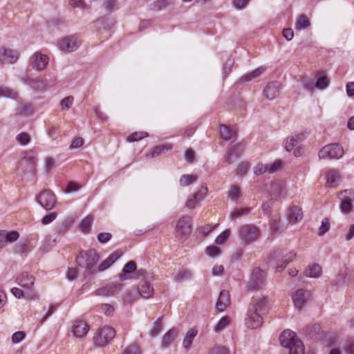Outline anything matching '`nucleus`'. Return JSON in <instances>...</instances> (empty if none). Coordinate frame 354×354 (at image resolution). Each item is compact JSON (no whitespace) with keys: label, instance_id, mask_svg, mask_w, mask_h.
Segmentation results:
<instances>
[{"label":"nucleus","instance_id":"nucleus-35","mask_svg":"<svg viewBox=\"0 0 354 354\" xmlns=\"http://www.w3.org/2000/svg\"><path fill=\"white\" fill-rule=\"evenodd\" d=\"M171 149L172 146L170 144L161 145L154 147L151 152L149 154H147V156L155 158L160 156V154L165 151L171 150Z\"/></svg>","mask_w":354,"mask_h":354},{"label":"nucleus","instance_id":"nucleus-22","mask_svg":"<svg viewBox=\"0 0 354 354\" xmlns=\"http://www.w3.org/2000/svg\"><path fill=\"white\" fill-rule=\"evenodd\" d=\"M72 331L75 337L83 338L88 331V326L82 321H75L72 326Z\"/></svg>","mask_w":354,"mask_h":354},{"label":"nucleus","instance_id":"nucleus-27","mask_svg":"<svg viewBox=\"0 0 354 354\" xmlns=\"http://www.w3.org/2000/svg\"><path fill=\"white\" fill-rule=\"evenodd\" d=\"M265 71L266 68L264 67L261 66L257 68L256 69L248 72L247 73L242 75L240 77L239 81L242 82H250L260 77L265 72Z\"/></svg>","mask_w":354,"mask_h":354},{"label":"nucleus","instance_id":"nucleus-6","mask_svg":"<svg viewBox=\"0 0 354 354\" xmlns=\"http://www.w3.org/2000/svg\"><path fill=\"white\" fill-rule=\"evenodd\" d=\"M115 336V330L110 326H104L99 330L94 337V344L96 346L102 347L109 344Z\"/></svg>","mask_w":354,"mask_h":354},{"label":"nucleus","instance_id":"nucleus-17","mask_svg":"<svg viewBox=\"0 0 354 354\" xmlns=\"http://www.w3.org/2000/svg\"><path fill=\"white\" fill-rule=\"evenodd\" d=\"M122 290V285L119 283H110L97 290V295L102 296H114Z\"/></svg>","mask_w":354,"mask_h":354},{"label":"nucleus","instance_id":"nucleus-59","mask_svg":"<svg viewBox=\"0 0 354 354\" xmlns=\"http://www.w3.org/2000/svg\"><path fill=\"white\" fill-rule=\"evenodd\" d=\"M101 310L106 316H111L113 315L115 308L113 306L106 304L101 306Z\"/></svg>","mask_w":354,"mask_h":354},{"label":"nucleus","instance_id":"nucleus-31","mask_svg":"<svg viewBox=\"0 0 354 354\" xmlns=\"http://www.w3.org/2000/svg\"><path fill=\"white\" fill-rule=\"evenodd\" d=\"M292 301L295 307L297 308L298 309H300L306 302L304 290H297L292 295Z\"/></svg>","mask_w":354,"mask_h":354},{"label":"nucleus","instance_id":"nucleus-32","mask_svg":"<svg viewBox=\"0 0 354 354\" xmlns=\"http://www.w3.org/2000/svg\"><path fill=\"white\" fill-rule=\"evenodd\" d=\"M310 24V21L308 17L304 14H301L297 18L295 22V29L296 30L300 31L309 28Z\"/></svg>","mask_w":354,"mask_h":354},{"label":"nucleus","instance_id":"nucleus-42","mask_svg":"<svg viewBox=\"0 0 354 354\" xmlns=\"http://www.w3.org/2000/svg\"><path fill=\"white\" fill-rule=\"evenodd\" d=\"M329 85V79L325 76H321L317 78L315 82V86L317 89L324 90Z\"/></svg>","mask_w":354,"mask_h":354},{"label":"nucleus","instance_id":"nucleus-34","mask_svg":"<svg viewBox=\"0 0 354 354\" xmlns=\"http://www.w3.org/2000/svg\"><path fill=\"white\" fill-rule=\"evenodd\" d=\"M242 196L240 187L236 185H231L227 192V198L232 201H237Z\"/></svg>","mask_w":354,"mask_h":354},{"label":"nucleus","instance_id":"nucleus-1","mask_svg":"<svg viewBox=\"0 0 354 354\" xmlns=\"http://www.w3.org/2000/svg\"><path fill=\"white\" fill-rule=\"evenodd\" d=\"M281 346L290 349V354H304V347L296 334L290 330H285L279 337Z\"/></svg>","mask_w":354,"mask_h":354},{"label":"nucleus","instance_id":"nucleus-48","mask_svg":"<svg viewBox=\"0 0 354 354\" xmlns=\"http://www.w3.org/2000/svg\"><path fill=\"white\" fill-rule=\"evenodd\" d=\"M250 211V209H249V208L235 209L231 214V218L232 219H236L241 216L248 214Z\"/></svg>","mask_w":354,"mask_h":354},{"label":"nucleus","instance_id":"nucleus-28","mask_svg":"<svg viewBox=\"0 0 354 354\" xmlns=\"http://www.w3.org/2000/svg\"><path fill=\"white\" fill-rule=\"evenodd\" d=\"M326 185L330 187H335L341 180L339 171L330 169L326 174Z\"/></svg>","mask_w":354,"mask_h":354},{"label":"nucleus","instance_id":"nucleus-45","mask_svg":"<svg viewBox=\"0 0 354 354\" xmlns=\"http://www.w3.org/2000/svg\"><path fill=\"white\" fill-rule=\"evenodd\" d=\"M73 101L74 98L73 96H68L64 97L60 102L61 109L62 111L68 110L72 106Z\"/></svg>","mask_w":354,"mask_h":354},{"label":"nucleus","instance_id":"nucleus-44","mask_svg":"<svg viewBox=\"0 0 354 354\" xmlns=\"http://www.w3.org/2000/svg\"><path fill=\"white\" fill-rule=\"evenodd\" d=\"M161 317H159L154 323L150 331V335L156 337L162 330Z\"/></svg>","mask_w":354,"mask_h":354},{"label":"nucleus","instance_id":"nucleus-9","mask_svg":"<svg viewBox=\"0 0 354 354\" xmlns=\"http://www.w3.org/2000/svg\"><path fill=\"white\" fill-rule=\"evenodd\" d=\"M81 43L80 39L76 35H71L60 39L57 46L59 48L65 53H70L75 50Z\"/></svg>","mask_w":354,"mask_h":354},{"label":"nucleus","instance_id":"nucleus-64","mask_svg":"<svg viewBox=\"0 0 354 354\" xmlns=\"http://www.w3.org/2000/svg\"><path fill=\"white\" fill-rule=\"evenodd\" d=\"M123 354H139V349L138 346L132 345L129 346Z\"/></svg>","mask_w":354,"mask_h":354},{"label":"nucleus","instance_id":"nucleus-39","mask_svg":"<svg viewBox=\"0 0 354 354\" xmlns=\"http://www.w3.org/2000/svg\"><path fill=\"white\" fill-rule=\"evenodd\" d=\"M220 134L225 140H229L235 136V132L230 129L227 126L222 125L220 128Z\"/></svg>","mask_w":354,"mask_h":354},{"label":"nucleus","instance_id":"nucleus-11","mask_svg":"<svg viewBox=\"0 0 354 354\" xmlns=\"http://www.w3.org/2000/svg\"><path fill=\"white\" fill-rule=\"evenodd\" d=\"M259 235V229L253 225H245L239 229L240 237L248 243L255 241Z\"/></svg>","mask_w":354,"mask_h":354},{"label":"nucleus","instance_id":"nucleus-41","mask_svg":"<svg viewBox=\"0 0 354 354\" xmlns=\"http://www.w3.org/2000/svg\"><path fill=\"white\" fill-rule=\"evenodd\" d=\"M0 97L17 99V93L8 87H0Z\"/></svg>","mask_w":354,"mask_h":354},{"label":"nucleus","instance_id":"nucleus-23","mask_svg":"<svg viewBox=\"0 0 354 354\" xmlns=\"http://www.w3.org/2000/svg\"><path fill=\"white\" fill-rule=\"evenodd\" d=\"M140 296L145 299L151 297L153 293V288L150 282L143 279L142 280L138 287Z\"/></svg>","mask_w":354,"mask_h":354},{"label":"nucleus","instance_id":"nucleus-10","mask_svg":"<svg viewBox=\"0 0 354 354\" xmlns=\"http://www.w3.org/2000/svg\"><path fill=\"white\" fill-rule=\"evenodd\" d=\"M266 283V274L259 268L253 270L248 288L251 290H256L261 288Z\"/></svg>","mask_w":354,"mask_h":354},{"label":"nucleus","instance_id":"nucleus-61","mask_svg":"<svg viewBox=\"0 0 354 354\" xmlns=\"http://www.w3.org/2000/svg\"><path fill=\"white\" fill-rule=\"evenodd\" d=\"M111 238V234L107 232L100 233L97 236V239L101 243H106Z\"/></svg>","mask_w":354,"mask_h":354},{"label":"nucleus","instance_id":"nucleus-57","mask_svg":"<svg viewBox=\"0 0 354 354\" xmlns=\"http://www.w3.org/2000/svg\"><path fill=\"white\" fill-rule=\"evenodd\" d=\"M26 334L24 332L18 331L12 335V339L15 344L19 343L25 338Z\"/></svg>","mask_w":354,"mask_h":354},{"label":"nucleus","instance_id":"nucleus-56","mask_svg":"<svg viewBox=\"0 0 354 354\" xmlns=\"http://www.w3.org/2000/svg\"><path fill=\"white\" fill-rule=\"evenodd\" d=\"M81 186L75 182H69L67 185L65 192L70 193L77 192L80 189Z\"/></svg>","mask_w":354,"mask_h":354},{"label":"nucleus","instance_id":"nucleus-5","mask_svg":"<svg viewBox=\"0 0 354 354\" xmlns=\"http://www.w3.org/2000/svg\"><path fill=\"white\" fill-rule=\"evenodd\" d=\"M338 198L341 201L339 208L343 214H347L354 211V205L352 203L354 201V190L350 189L341 191L338 193Z\"/></svg>","mask_w":354,"mask_h":354},{"label":"nucleus","instance_id":"nucleus-21","mask_svg":"<svg viewBox=\"0 0 354 354\" xmlns=\"http://www.w3.org/2000/svg\"><path fill=\"white\" fill-rule=\"evenodd\" d=\"M230 304V293L227 290H222L220 292L216 304V310L219 312L224 311Z\"/></svg>","mask_w":354,"mask_h":354},{"label":"nucleus","instance_id":"nucleus-63","mask_svg":"<svg viewBox=\"0 0 354 354\" xmlns=\"http://www.w3.org/2000/svg\"><path fill=\"white\" fill-rule=\"evenodd\" d=\"M209 354H228V351L225 347H214L210 350Z\"/></svg>","mask_w":354,"mask_h":354},{"label":"nucleus","instance_id":"nucleus-18","mask_svg":"<svg viewBox=\"0 0 354 354\" xmlns=\"http://www.w3.org/2000/svg\"><path fill=\"white\" fill-rule=\"evenodd\" d=\"M19 58V54L17 51L6 48H0V62L2 64H12Z\"/></svg>","mask_w":354,"mask_h":354},{"label":"nucleus","instance_id":"nucleus-60","mask_svg":"<svg viewBox=\"0 0 354 354\" xmlns=\"http://www.w3.org/2000/svg\"><path fill=\"white\" fill-rule=\"evenodd\" d=\"M69 4L74 8H86V3L83 0H68Z\"/></svg>","mask_w":354,"mask_h":354},{"label":"nucleus","instance_id":"nucleus-58","mask_svg":"<svg viewBox=\"0 0 354 354\" xmlns=\"http://www.w3.org/2000/svg\"><path fill=\"white\" fill-rule=\"evenodd\" d=\"M270 230L272 234H276L279 232V219L278 218H272L270 223Z\"/></svg>","mask_w":354,"mask_h":354},{"label":"nucleus","instance_id":"nucleus-3","mask_svg":"<svg viewBox=\"0 0 354 354\" xmlns=\"http://www.w3.org/2000/svg\"><path fill=\"white\" fill-rule=\"evenodd\" d=\"M304 133H295L288 136L283 142V147L288 152H292L295 157L301 156L304 153L301 142L306 139Z\"/></svg>","mask_w":354,"mask_h":354},{"label":"nucleus","instance_id":"nucleus-13","mask_svg":"<svg viewBox=\"0 0 354 354\" xmlns=\"http://www.w3.org/2000/svg\"><path fill=\"white\" fill-rule=\"evenodd\" d=\"M49 61L48 57L40 52L35 53L30 57V62L32 68L43 71L46 68Z\"/></svg>","mask_w":354,"mask_h":354},{"label":"nucleus","instance_id":"nucleus-50","mask_svg":"<svg viewBox=\"0 0 354 354\" xmlns=\"http://www.w3.org/2000/svg\"><path fill=\"white\" fill-rule=\"evenodd\" d=\"M17 141L22 145H26L30 142V136L26 133H21L17 136Z\"/></svg>","mask_w":354,"mask_h":354},{"label":"nucleus","instance_id":"nucleus-20","mask_svg":"<svg viewBox=\"0 0 354 354\" xmlns=\"http://www.w3.org/2000/svg\"><path fill=\"white\" fill-rule=\"evenodd\" d=\"M19 234L16 231L7 232L0 231V249L5 248L8 243H13L18 239Z\"/></svg>","mask_w":354,"mask_h":354},{"label":"nucleus","instance_id":"nucleus-33","mask_svg":"<svg viewBox=\"0 0 354 354\" xmlns=\"http://www.w3.org/2000/svg\"><path fill=\"white\" fill-rule=\"evenodd\" d=\"M322 274V268L319 264L310 265L305 270V275L308 277L318 278Z\"/></svg>","mask_w":354,"mask_h":354},{"label":"nucleus","instance_id":"nucleus-53","mask_svg":"<svg viewBox=\"0 0 354 354\" xmlns=\"http://www.w3.org/2000/svg\"><path fill=\"white\" fill-rule=\"evenodd\" d=\"M206 253L208 256L214 258L220 254V250L214 245H211L206 248Z\"/></svg>","mask_w":354,"mask_h":354},{"label":"nucleus","instance_id":"nucleus-15","mask_svg":"<svg viewBox=\"0 0 354 354\" xmlns=\"http://www.w3.org/2000/svg\"><path fill=\"white\" fill-rule=\"evenodd\" d=\"M207 193V188L204 186L200 187L197 192L193 195L190 196L187 202L186 207L189 209H194L196 205L204 199Z\"/></svg>","mask_w":354,"mask_h":354},{"label":"nucleus","instance_id":"nucleus-4","mask_svg":"<svg viewBox=\"0 0 354 354\" xmlns=\"http://www.w3.org/2000/svg\"><path fill=\"white\" fill-rule=\"evenodd\" d=\"M344 151L343 147L337 143L327 145L319 151L320 159H339L343 156Z\"/></svg>","mask_w":354,"mask_h":354},{"label":"nucleus","instance_id":"nucleus-51","mask_svg":"<svg viewBox=\"0 0 354 354\" xmlns=\"http://www.w3.org/2000/svg\"><path fill=\"white\" fill-rule=\"evenodd\" d=\"M229 236H230V231L227 230L224 231L223 232H222L221 234H219L216 238L215 243L217 245H221L226 241V240L228 239Z\"/></svg>","mask_w":354,"mask_h":354},{"label":"nucleus","instance_id":"nucleus-38","mask_svg":"<svg viewBox=\"0 0 354 354\" xmlns=\"http://www.w3.org/2000/svg\"><path fill=\"white\" fill-rule=\"evenodd\" d=\"M197 178V176L196 175L184 174L180 178L179 183L181 186H187L196 182Z\"/></svg>","mask_w":354,"mask_h":354},{"label":"nucleus","instance_id":"nucleus-8","mask_svg":"<svg viewBox=\"0 0 354 354\" xmlns=\"http://www.w3.org/2000/svg\"><path fill=\"white\" fill-rule=\"evenodd\" d=\"M192 229V218L188 216H183L177 221L175 228L176 236L179 239L187 236Z\"/></svg>","mask_w":354,"mask_h":354},{"label":"nucleus","instance_id":"nucleus-19","mask_svg":"<svg viewBox=\"0 0 354 354\" xmlns=\"http://www.w3.org/2000/svg\"><path fill=\"white\" fill-rule=\"evenodd\" d=\"M122 256V253L119 251H115L111 254L104 261H103L97 267V272H103L110 268L116 261H118Z\"/></svg>","mask_w":354,"mask_h":354},{"label":"nucleus","instance_id":"nucleus-37","mask_svg":"<svg viewBox=\"0 0 354 354\" xmlns=\"http://www.w3.org/2000/svg\"><path fill=\"white\" fill-rule=\"evenodd\" d=\"M230 324V319L227 316H224L220 319L214 328L216 333H219L227 328Z\"/></svg>","mask_w":354,"mask_h":354},{"label":"nucleus","instance_id":"nucleus-54","mask_svg":"<svg viewBox=\"0 0 354 354\" xmlns=\"http://www.w3.org/2000/svg\"><path fill=\"white\" fill-rule=\"evenodd\" d=\"M57 214L56 212H52L48 215H46L42 218L41 223L43 225H48L52 223L57 218Z\"/></svg>","mask_w":354,"mask_h":354},{"label":"nucleus","instance_id":"nucleus-12","mask_svg":"<svg viewBox=\"0 0 354 354\" xmlns=\"http://www.w3.org/2000/svg\"><path fill=\"white\" fill-rule=\"evenodd\" d=\"M282 161L277 160L272 163L262 164L258 163L254 167V173L255 175H261L265 173L272 174L279 171L281 168Z\"/></svg>","mask_w":354,"mask_h":354},{"label":"nucleus","instance_id":"nucleus-24","mask_svg":"<svg viewBox=\"0 0 354 354\" xmlns=\"http://www.w3.org/2000/svg\"><path fill=\"white\" fill-rule=\"evenodd\" d=\"M287 216L288 221L292 224L298 223L303 218V212L301 208L297 205L290 207Z\"/></svg>","mask_w":354,"mask_h":354},{"label":"nucleus","instance_id":"nucleus-36","mask_svg":"<svg viewBox=\"0 0 354 354\" xmlns=\"http://www.w3.org/2000/svg\"><path fill=\"white\" fill-rule=\"evenodd\" d=\"M197 335V331L193 328H191L189 329L186 335H185V337L183 339V348L187 349V348H189L192 344V341L194 339V338Z\"/></svg>","mask_w":354,"mask_h":354},{"label":"nucleus","instance_id":"nucleus-30","mask_svg":"<svg viewBox=\"0 0 354 354\" xmlns=\"http://www.w3.org/2000/svg\"><path fill=\"white\" fill-rule=\"evenodd\" d=\"M136 270V263L133 261H130L124 266L122 272L119 274L120 281H125L129 279L127 274H132Z\"/></svg>","mask_w":354,"mask_h":354},{"label":"nucleus","instance_id":"nucleus-25","mask_svg":"<svg viewBox=\"0 0 354 354\" xmlns=\"http://www.w3.org/2000/svg\"><path fill=\"white\" fill-rule=\"evenodd\" d=\"M17 283L22 288L29 290L34 284V277L27 272L21 274L16 279Z\"/></svg>","mask_w":354,"mask_h":354},{"label":"nucleus","instance_id":"nucleus-46","mask_svg":"<svg viewBox=\"0 0 354 354\" xmlns=\"http://www.w3.org/2000/svg\"><path fill=\"white\" fill-rule=\"evenodd\" d=\"M272 189L274 193L279 196H285V190L286 187L283 185V183L281 182L275 183L272 185Z\"/></svg>","mask_w":354,"mask_h":354},{"label":"nucleus","instance_id":"nucleus-43","mask_svg":"<svg viewBox=\"0 0 354 354\" xmlns=\"http://www.w3.org/2000/svg\"><path fill=\"white\" fill-rule=\"evenodd\" d=\"M93 218L91 216H88L84 218L81 222V230L82 232H88L92 225Z\"/></svg>","mask_w":354,"mask_h":354},{"label":"nucleus","instance_id":"nucleus-14","mask_svg":"<svg viewBox=\"0 0 354 354\" xmlns=\"http://www.w3.org/2000/svg\"><path fill=\"white\" fill-rule=\"evenodd\" d=\"M245 326L250 329H256L261 326L263 323V319L260 314L254 310H248L245 319Z\"/></svg>","mask_w":354,"mask_h":354},{"label":"nucleus","instance_id":"nucleus-52","mask_svg":"<svg viewBox=\"0 0 354 354\" xmlns=\"http://www.w3.org/2000/svg\"><path fill=\"white\" fill-rule=\"evenodd\" d=\"M249 167L250 165L248 162H241L237 168L236 175L240 176H244L247 173Z\"/></svg>","mask_w":354,"mask_h":354},{"label":"nucleus","instance_id":"nucleus-62","mask_svg":"<svg viewBox=\"0 0 354 354\" xmlns=\"http://www.w3.org/2000/svg\"><path fill=\"white\" fill-rule=\"evenodd\" d=\"M83 143H84V140L82 138H80V137L76 138L72 141V142L70 145V149H74L80 148L83 145Z\"/></svg>","mask_w":354,"mask_h":354},{"label":"nucleus","instance_id":"nucleus-2","mask_svg":"<svg viewBox=\"0 0 354 354\" xmlns=\"http://www.w3.org/2000/svg\"><path fill=\"white\" fill-rule=\"evenodd\" d=\"M99 259L100 256L95 250H88L81 251L76 257V262L80 267L86 268L89 274H95Z\"/></svg>","mask_w":354,"mask_h":354},{"label":"nucleus","instance_id":"nucleus-7","mask_svg":"<svg viewBox=\"0 0 354 354\" xmlns=\"http://www.w3.org/2000/svg\"><path fill=\"white\" fill-rule=\"evenodd\" d=\"M37 202L46 210L53 209L57 204V198L50 189H44L36 197Z\"/></svg>","mask_w":354,"mask_h":354},{"label":"nucleus","instance_id":"nucleus-55","mask_svg":"<svg viewBox=\"0 0 354 354\" xmlns=\"http://www.w3.org/2000/svg\"><path fill=\"white\" fill-rule=\"evenodd\" d=\"M191 277V273L187 270H182L180 271L178 274L176 276V280L180 281L185 279H188Z\"/></svg>","mask_w":354,"mask_h":354},{"label":"nucleus","instance_id":"nucleus-16","mask_svg":"<svg viewBox=\"0 0 354 354\" xmlns=\"http://www.w3.org/2000/svg\"><path fill=\"white\" fill-rule=\"evenodd\" d=\"M281 84L279 82H271L268 84L263 90L264 96L270 100H274L279 95Z\"/></svg>","mask_w":354,"mask_h":354},{"label":"nucleus","instance_id":"nucleus-47","mask_svg":"<svg viewBox=\"0 0 354 354\" xmlns=\"http://www.w3.org/2000/svg\"><path fill=\"white\" fill-rule=\"evenodd\" d=\"M148 136L147 133L140 131V132H134L128 136L127 140L129 142H135L141 140L142 138L147 137Z\"/></svg>","mask_w":354,"mask_h":354},{"label":"nucleus","instance_id":"nucleus-49","mask_svg":"<svg viewBox=\"0 0 354 354\" xmlns=\"http://www.w3.org/2000/svg\"><path fill=\"white\" fill-rule=\"evenodd\" d=\"M330 229V222L328 218H324L322 221V225L319 228V235L323 236Z\"/></svg>","mask_w":354,"mask_h":354},{"label":"nucleus","instance_id":"nucleus-29","mask_svg":"<svg viewBox=\"0 0 354 354\" xmlns=\"http://www.w3.org/2000/svg\"><path fill=\"white\" fill-rule=\"evenodd\" d=\"M178 332L174 328H171L168 330L162 337L161 347L162 348H166L170 346L176 338Z\"/></svg>","mask_w":354,"mask_h":354},{"label":"nucleus","instance_id":"nucleus-26","mask_svg":"<svg viewBox=\"0 0 354 354\" xmlns=\"http://www.w3.org/2000/svg\"><path fill=\"white\" fill-rule=\"evenodd\" d=\"M268 301L267 298L263 297L259 299H253L250 305L249 309H255V311L260 314V313L263 312L268 308Z\"/></svg>","mask_w":354,"mask_h":354},{"label":"nucleus","instance_id":"nucleus-40","mask_svg":"<svg viewBox=\"0 0 354 354\" xmlns=\"http://www.w3.org/2000/svg\"><path fill=\"white\" fill-rule=\"evenodd\" d=\"M171 3H173V1L170 0H158L151 5V9L153 10H160Z\"/></svg>","mask_w":354,"mask_h":354}]
</instances>
